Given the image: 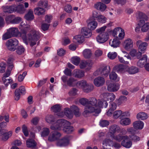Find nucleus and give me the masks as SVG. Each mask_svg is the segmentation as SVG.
Masks as SVG:
<instances>
[{"instance_id":"obj_43","label":"nucleus","mask_w":149,"mask_h":149,"mask_svg":"<svg viewBox=\"0 0 149 149\" xmlns=\"http://www.w3.org/2000/svg\"><path fill=\"white\" fill-rule=\"evenodd\" d=\"M74 72V76L75 77L80 78L84 77V72L80 70H75Z\"/></svg>"},{"instance_id":"obj_52","label":"nucleus","mask_w":149,"mask_h":149,"mask_svg":"<svg viewBox=\"0 0 149 149\" xmlns=\"http://www.w3.org/2000/svg\"><path fill=\"white\" fill-rule=\"evenodd\" d=\"M97 20L99 22L104 23L106 22L107 19L104 16L99 15L97 17Z\"/></svg>"},{"instance_id":"obj_2","label":"nucleus","mask_w":149,"mask_h":149,"mask_svg":"<svg viewBox=\"0 0 149 149\" xmlns=\"http://www.w3.org/2000/svg\"><path fill=\"white\" fill-rule=\"evenodd\" d=\"M107 105L108 103L105 101L102 102L95 97L91 98L89 100V102L86 107L85 108L83 115L85 116L86 115L93 112L99 113L101 111L100 108L103 107L106 108Z\"/></svg>"},{"instance_id":"obj_31","label":"nucleus","mask_w":149,"mask_h":149,"mask_svg":"<svg viewBox=\"0 0 149 149\" xmlns=\"http://www.w3.org/2000/svg\"><path fill=\"white\" fill-rule=\"evenodd\" d=\"M26 145L28 148H34L36 146L37 143L33 139L29 138L26 141Z\"/></svg>"},{"instance_id":"obj_42","label":"nucleus","mask_w":149,"mask_h":149,"mask_svg":"<svg viewBox=\"0 0 149 149\" xmlns=\"http://www.w3.org/2000/svg\"><path fill=\"white\" fill-rule=\"evenodd\" d=\"M34 12L35 14L40 15L44 14L45 13V10L43 8L38 7L35 9Z\"/></svg>"},{"instance_id":"obj_26","label":"nucleus","mask_w":149,"mask_h":149,"mask_svg":"<svg viewBox=\"0 0 149 149\" xmlns=\"http://www.w3.org/2000/svg\"><path fill=\"white\" fill-rule=\"evenodd\" d=\"M15 5L10 6H6L3 7V12L8 13H12L15 12Z\"/></svg>"},{"instance_id":"obj_24","label":"nucleus","mask_w":149,"mask_h":149,"mask_svg":"<svg viewBox=\"0 0 149 149\" xmlns=\"http://www.w3.org/2000/svg\"><path fill=\"white\" fill-rule=\"evenodd\" d=\"M94 7L96 9L101 12L104 11L107 8V6L104 4L100 2L95 3Z\"/></svg>"},{"instance_id":"obj_27","label":"nucleus","mask_w":149,"mask_h":149,"mask_svg":"<svg viewBox=\"0 0 149 149\" xmlns=\"http://www.w3.org/2000/svg\"><path fill=\"white\" fill-rule=\"evenodd\" d=\"M117 38L110 40L109 44L111 47L114 48L119 47L120 42Z\"/></svg>"},{"instance_id":"obj_37","label":"nucleus","mask_w":149,"mask_h":149,"mask_svg":"<svg viewBox=\"0 0 149 149\" xmlns=\"http://www.w3.org/2000/svg\"><path fill=\"white\" fill-rule=\"evenodd\" d=\"M130 55L132 57H136L138 58H140L142 55L141 53L139 51L137 52L136 49H133L130 53Z\"/></svg>"},{"instance_id":"obj_45","label":"nucleus","mask_w":149,"mask_h":149,"mask_svg":"<svg viewBox=\"0 0 149 149\" xmlns=\"http://www.w3.org/2000/svg\"><path fill=\"white\" fill-rule=\"evenodd\" d=\"M109 76L110 79L111 80L117 82L119 81V78L118 77L117 74L113 71L110 73Z\"/></svg>"},{"instance_id":"obj_13","label":"nucleus","mask_w":149,"mask_h":149,"mask_svg":"<svg viewBox=\"0 0 149 149\" xmlns=\"http://www.w3.org/2000/svg\"><path fill=\"white\" fill-rule=\"evenodd\" d=\"M61 135L59 132L57 131L52 132L49 135L48 140L50 141H56L61 137Z\"/></svg>"},{"instance_id":"obj_50","label":"nucleus","mask_w":149,"mask_h":149,"mask_svg":"<svg viewBox=\"0 0 149 149\" xmlns=\"http://www.w3.org/2000/svg\"><path fill=\"white\" fill-rule=\"evenodd\" d=\"M122 111L121 110L116 111L113 112L112 115L113 118L115 119H117L120 117L121 118Z\"/></svg>"},{"instance_id":"obj_29","label":"nucleus","mask_w":149,"mask_h":149,"mask_svg":"<svg viewBox=\"0 0 149 149\" xmlns=\"http://www.w3.org/2000/svg\"><path fill=\"white\" fill-rule=\"evenodd\" d=\"M144 123L141 121H136L133 124V126L135 129L141 130L143 127Z\"/></svg>"},{"instance_id":"obj_46","label":"nucleus","mask_w":149,"mask_h":149,"mask_svg":"<svg viewBox=\"0 0 149 149\" xmlns=\"http://www.w3.org/2000/svg\"><path fill=\"white\" fill-rule=\"evenodd\" d=\"M71 111L74 113L75 116H79V108L75 105H72L70 107Z\"/></svg>"},{"instance_id":"obj_40","label":"nucleus","mask_w":149,"mask_h":149,"mask_svg":"<svg viewBox=\"0 0 149 149\" xmlns=\"http://www.w3.org/2000/svg\"><path fill=\"white\" fill-rule=\"evenodd\" d=\"M120 121V124L122 125H128L131 123V120L129 118H121Z\"/></svg>"},{"instance_id":"obj_25","label":"nucleus","mask_w":149,"mask_h":149,"mask_svg":"<svg viewBox=\"0 0 149 149\" xmlns=\"http://www.w3.org/2000/svg\"><path fill=\"white\" fill-rule=\"evenodd\" d=\"M15 12H16L20 14H23L26 11L23 6L21 4H19L17 6L15 5Z\"/></svg>"},{"instance_id":"obj_35","label":"nucleus","mask_w":149,"mask_h":149,"mask_svg":"<svg viewBox=\"0 0 149 149\" xmlns=\"http://www.w3.org/2000/svg\"><path fill=\"white\" fill-rule=\"evenodd\" d=\"M24 18L26 20L29 21L33 19L34 16L33 11L31 9L29 10L27 13L25 15Z\"/></svg>"},{"instance_id":"obj_6","label":"nucleus","mask_w":149,"mask_h":149,"mask_svg":"<svg viewBox=\"0 0 149 149\" xmlns=\"http://www.w3.org/2000/svg\"><path fill=\"white\" fill-rule=\"evenodd\" d=\"M70 122L63 119H59L54 125L51 126V128L52 130H60L61 127L65 128L67 125H68Z\"/></svg>"},{"instance_id":"obj_36","label":"nucleus","mask_w":149,"mask_h":149,"mask_svg":"<svg viewBox=\"0 0 149 149\" xmlns=\"http://www.w3.org/2000/svg\"><path fill=\"white\" fill-rule=\"evenodd\" d=\"M83 56L85 58H89L92 55V53L91 50L88 49H84L82 52Z\"/></svg>"},{"instance_id":"obj_1","label":"nucleus","mask_w":149,"mask_h":149,"mask_svg":"<svg viewBox=\"0 0 149 149\" xmlns=\"http://www.w3.org/2000/svg\"><path fill=\"white\" fill-rule=\"evenodd\" d=\"M30 27V25L25 24L23 22H21L19 26V29L22 33L21 37L23 42L26 45L29 42L30 45L33 46L36 44V42L40 38V34L39 31L33 29L31 31L27 36L26 34Z\"/></svg>"},{"instance_id":"obj_38","label":"nucleus","mask_w":149,"mask_h":149,"mask_svg":"<svg viewBox=\"0 0 149 149\" xmlns=\"http://www.w3.org/2000/svg\"><path fill=\"white\" fill-rule=\"evenodd\" d=\"M64 112L65 115L68 118L72 119L73 115L71 109L68 108H66L64 109Z\"/></svg>"},{"instance_id":"obj_19","label":"nucleus","mask_w":149,"mask_h":149,"mask_svg":"<svg viewBox=\"0 0 149 149\" xmlns=\"http://www.w3.org/2000/svg\"><path fill=\"white\" fill-rule=\"evenodd\" d=\"M94 85L97 87L102 86L105 82V79L101 77H98L94 79L93 81Z\"/></svg>"},{"instance_id":"obj_34","label":"nucleus","mask_w":149,"mask_h":149,"mask_svg":"<svg viewBox=\"0 0 149 149\" xmlns=\"http://www.w3.org/2000/svg\"><path fill=\"white\" fill-rule=\"evenodd\" d=\"M117 105L116 104L113 102H111V104L110 108L107 112V114L109 116H112L113 111L116 109Z\"/></svg>"},{"instance_id":"obj_12","label":"nucleus","mask_w":149,"mask_h":149,"mask_svg":"<svg viewBox=\"0 0 149 149\" xmlns=\"http://www.w3.org/2000/svg\"><path fill=\"white\" fill-rule=\"evenodd\" d=\"M109 36L107 32L99 34L96 37L97 41L100 43H104L108 39Z\"/></svg>"},{"instance_id":"obj_60","label":"nucleus","mask_w":149,"mask_h":149,"mask_svg":"<svg viewBox=\"0 0 149 149\" xmlns=\"http://www.w3.org/2000/svg\"><path fill=\"white\" fill-rule=\"evenodd\" d=\"M22 21V18L19 17H15L13 18V21L12 22V24H16L19 23Z\"/></svg>"},{"instance_id":"obj_15","label":"nucleus","mask_w":149,"mask_h":149,"mask_svg":"<svg viewBox=\"0 0 149 149\" xmlns=\"http://www.w3.org/2000/svg\"><path fill=\"white\" fill-rule=\"evenodd\" d=\"M69 143V138L67 137H65L58 140L56 143V145L58 146L62 147L67 146Z\"/></svg>"},{"instance_id":"obj_14","label":"nucleus","mask_w":149,"mask_h":149,"mask_svg":"<svg viewBox=\"0 0 149 149\" xmlns=\"http://www.w3.org/2000/svg\"><path fill=\"white\" fill-rule=\"evenodd\" d=\"M120 127L118 125L113 124L110 126L109 128L108 134L109 136L116 133H119Z\"/></svg>"},{"instance_id":"obj_55","label":"nucleus","mask_w":149,"mask_h":149,"mask_svg":"<svg viewBox=\"0 0 149 149\" xmlns=\"http://www.w3.org/2000/svg\"><path fill=\"white\" fill-rule=\"evenodd\" d=\"M14 17V15H10L7 16L5 19L6 22L8 24H12Z\"/></svg>"},{"instance_id":"obj_9","label":"nucleus","mask_w":149,"mask_h":149,"mask_svg":"<svg viewBox=\"0 0 149 149\" xmlns=\"http://www.w3.org/2000/svg\"><path fill=\"white\" fill-rule=\"evenodd\" d=\"M124 48L127 51H130L133 47L134 42L131 38H128L125 39L123 43Z\"/></svg>"},{"instance_id":"obj_56","label":"nucleus","mask_w":149,"mask_h":149,"mask_svg":"<svg viewBox=\"0 0 149 149\" xmlns=\"http://www.w3.org/2000/svg\"><path fill=\"white\" fill-rule=\"evenodd\" d=\"M120 32L119 33L118 37L119 40H122L123 39L125 36V33L124 30L121 28Z\"/></svg>"},{"instance_id":"obj_54","label":"nucleus","mask_w":149,"mask_h":149,"mask_svg":"<svg viewBox=\"0 0 149 149\" xmlns=\"http://www.w3.org/2000/svg\"><path fill=\"white\" fill-rule=\"evenodd\" d=\"M15 49L16 52L18 54H21L24 52V49L22 45L18 46Z\"/></svg>"},{"instance_id":"obj_32","label":"nucleus","mask_w":149,"mask_h":149,"mask_svg":"<svg viewBox=\"0 0 149 149\" xmlns=\"http://www.w3.org/2000/svg\"><path fill=\"white\" fill-rule=\"evenodd\" d=\"M101 74L102 75L107 77L110 71V68L109 66H105L101 70Z\"/></svg>"},{"instance_id":"obj_53","label":"nucleus","mask_w":149,"mask_h":149,"mask_svg":"<svg viewBox=\"0 0 149 149\" xmlns=\"http://www.w3.org/2000/svg\"><path fill=\"white\" fill-rule=\"evenodd\" d=\"M50 133L49 129L47 127L44 128L41 133V136L42 137H45L47 136Z\"/></svg>"},{"instance_id":"obj_63","label":"nucleus","mask_w":149,"mask_h":149,"mask_svg":"<svg viewBox=\"0 0 149 149\" xmlns=\"http://www.w3.org/2000/svg\"><path fill=\"white\" fill-rule=\"evenodd\" d=\"M121 27H118L115 28L112 31V34L113 36H116L117 35L118 33L120 32Z\"/></svg>"},{"instance_id":"obj_62","label":"nucleus","mask_w":149,"mask_h":149,"mask_svg":"<svg viewBox=\"0 0 149 149\" xmlns=\"http://www.w3.org/2000/svg\"><path fill=\"white\" fill-rule=\"evenodd\" d=\"M66 53V51L62 48H61L57 50L58 55L59 56H62L64 55Z\"/></svg>"},{"instance_id":"obj_20","label":"nucleus","mask_w":149,"mask_h":149,"mask_svg":"<svg viewBox=\"0 0 149 149\" xmlns=\"http://www.w3.org/2000/svg\"><path fill=\"white\" fill-rule=\"evenodd\" d=\"M102 144L104 149H110L109 147L113 146V142L110 139H106L103 141Z\"/></svg>"},{"instance_id":"obj_4","label":"nucleus","mask_w":149,"mask_h":149,"mask_svg":"<svg viewBox=\"0 0 149 149\" xmlns=\"http://www.w3.org/2000/svg\"><path fill=\"white\" fill-rule=\"evenodd\" d=\"M77 86L82 89L85 93H89L93 89V86L91 84H88L84 80H82L78 81Z\"/></svg>"},{"instance_id":"obj_28","label":"nucleus","mask_w":149,"mask_h":149,"mask_svg":"<svg viewBox=\"0 0 149 149\" xmlns=\"http://www.w3.org/2000/svg\"><path fill=\"white\" fill-rule=\"evenodd\" d=\"M8 32L12 37L17 36L19 32L18 29L16 27H11L8 29Z\"/></svg>"},{"instance_id":"obj_22","label":"nucleus","mask_w":149,"mask_h":149,"mask_svg":"<svg viewBox=\"0 0 149 149\" xmlns=\"http://www.w3.org/2000/svg\"><path fill=\"white\" fill-rule=\"evenodd\" d=\"M147 56L146 55H143L142 58L137 63V65H149V59L147 60Z\"/></svg>"},{"instance_id":"obj_17","label":"nucleus","mask_w":149,"mask_h":149,"mask_svg":"<svg viewBox=\"0 0 149 149\" xmlns=\"http://www.w3.org/2000/svg\"><path fill=\"white\" fill-rule=\"evenodd\" d=\"M25 92V89L24 87L20 86L18 89H17L15 91V100H18L20 97V93L24 94Z\"/></svg>"},{"instance_id":"obj_23","label":"nucleus","mask_w":149,"mask_h":149,"mask_svg":"<svg viewBox=\"0 0 149 149\" xmlns=\"http://www.w3.org/2000/svg\"><path fill=\"white\" fill-rule=\"evenodd\" d=\"M91 30H90L88 28L84 27L81 29V33L86 38L91 37L92 35Z\"/></svg>"},{"instance_id":"obj_59","label":"nucleus","mask_w":149,"mask_h":149,"mask_svg":"<svg viewBox=\"0 0 149 149\" xmlns=\"http://www.w3.org/2000/svg\"><path fill=\"white\" fill-rule=\"evenodd\" d=\"M79 102L82 105L85 106L86 108L89 102V100L86 98H82L79 100Z\"/></svg>"},{"instance_id":"obj_58","label":"nucleus","mask_w":149,"mask_h":149,"mask_svg":"<svg viewBox=\"0 0 149 149\" xmlns=\"http://www.w3.org/2000/svg\"><path fill=\"white\" fill-rule=\"evenodd\" d=\"M13 68V66H8L6 72L3 74L6 77H9L11 73V72Z\"/></svg>"},{"instance_id":"obj_49","label":"nucleus","mask_w":149,"mask_h":149,"mask_svg":"<svg viewBox=\"0 0 149 149\" xmlns=\"http://www.w3.org/2000/svg\"><path fill=\"white\" fill-rule=\"evenodd\" d=\"M46 121L49 123H51L54 122L55 121V119L54 116L51 115H47L45 118Z\"/></svg>"},{"instance_id":"obj_30","label":"nucleus","mask_w":149,"mask_h":149,"mask_svg":"<svg viewBox=\"0 0 149 149\" xmlns=\"http://www.w3.org/2000/svg\"><path fill=\"white\" fill-rule=\"evenodd\" d=\"M110 137L113 139H114L118 142H120L123 140L124 138H127V137L125 136H122L120 134L116 135L115 134L111 135Z\"/></svg>"},{"instance_id":"obj_41","label":"nucleus","mask_w":149,"mask_h":149,"mask_svg":"<svg viewBox=\"0 0 149 149\" xmlns=\"http://www.w3.org/2000/svg\"><path fill=\"white\" fill-rule=\"evenodd\" d=\"M6 122H3L0 123V136H1L3 134L6 132V130L3 129L7 125Z\"/></svg>"},{"instance_id":"obj_33","label":"nucleus","mask_w":149,"mask_h":149,"mask_svg":"<svg viewBox=\"0 0 149 149\" xmlns=\"http://www.w3.org/2000/svg\"><path fill=\"white\" fill-rule=\"evenodd\" d=\"M77 80L76 79L71 77L69 78L67 81V84L69 86H74L76 85Z\"/></svg>"},{"instance_id":"obj_18","label":"nucleus","mask_w":149,"mask_h":149,"mask_svg":"<svg viewBox=\"0 0 149 149\" xmlns=\"http://www.w3.org/2000/svg\"><path fill=\"white\" fill-rule=\"evenodd\" d=\"M139 25L141 26V31L143 32H145L149 29V22H146L143 20H141L139 23Z\"/></svg>"},{"instance_id":"obj_5","label":"nucleus","mask_w":149,"mask_h":149,"mask_svg":"<svg viewBox=\"0 0 149 149\" xmlns=\"http://www.w3.org/2000/svg\"><path fill=\"white\" fill-rule=\"evenodd\" d=\"M71 62L75 65H77L80 63V65H89L94 64V62L91 60L86 61L82 60L80 61V58L77 56L72 57L70 59Z\"/></svg>"},{"instance_id":"obj_47","label":"nucleus","mask_w":149,"mask_h":149,"mask_svg":"<svg viewBox=\"0 0 149 149\" xmlns=\"http://www.w3.org/2000/svg\"><path fill=\"white\" fill-rule=\"evenodd\" d=\"M51 110L55 112H58L61 111V107L58 104H56L52 107L51 108Z\"/></svg>"},{"instance_id":"obj_21","label":"nucleus","mask_w":149,"mask_h":149,"mask_svg":"<svg viewBox=\"0 0 149 149\" xmlns=\"http://www.w3.org/2000/svg\"><path fill=\"white\" fill-rule=\"evenodd\" d=\"M127 138H124L123 141L121 142V145L124 147L129 148L131 147L132 144V141L129 139L128 136L127 135Z\"/></svg>"},{"instance_id":"obj_61","label":"nucleus","mask_w":149,"mask_h":149,"mask_svg":"<svg viewBox=\"0 0 149 149\" xmlns=\"http://www.w3.org/2000/svg\"><path fill=\"white\" fill-rule=\"evenodd\" d=\"M27 74V72L25 71L22 74H19L18 77V81L19 82H21L22 81L25 76Z\"/></svg>"},{"instance_id":"obj_57","label":"nucleus","mask_w":149,"mask_h":149,"mask_svg":"<svg viewBox=\"0 0 149 149\" xmlns=\"http://www.w3.org/2000/svg\"><path fill=\"white\" fill-rule=\"evenodd\" d=\"M107 56L109 58L111 59H113L116 57L117 56V54L115 52H110L108 53Z\"/></svg>"},{"instance_id":"obj_11","label":"nucleus","mask_w":149,"mask_h":149,"mask_svg":"<svg viewBox=\"0 0 149 149\" xmlns=\"http://www.w3.org/2000/svg\"><path fill=\"white\" fill-rule=\"evenodd\" d=\"M88 28L90 30H93L97 27V22L92 17H90L86 21Z\"/></svg>"},{"instance_id":"obj_39","label":"nucleus","mask_w":149,"mask_h":149,"mask_svg":"<svg viewBox=\"0 0 149 149\" xmlns=\"http://www.w3.org/2000/svg\"><path fill=\"white\" fill-rule=\"evenodd\" d=\"M137 118L138 119L143 120L146 119L148 118L147 114L145 112H140L137 115Z\"/></svg>"},{"instance_id":"obj_10","label":"nucleus","mask_w":149,"mask_h":149,"mask_svg":"<svg viewBox=\"0 0 149 149\" xmlns=\"http://www.w3.org/2000/svg\"><path fill=\"white\" fill-rule=\"evenodd\" d=\"M106 83L107 90L109 92H116L119 89L120 85L118 83H111L109 81H107Z\"/></svg>"},{"instance_id":"obj_64","label":"nucleus","mask_w":149,"mask_h":149,"mask_svg":"<svg viewBox=\"0 0 149 149\" xmlns=\"http://www.w3.org/2000/svg\"><path fill=\"white\" fill-rule=\"evenodd\" d=\"M77 89L75 88H72L69 92V95L70 96H74L77 94Z\"/></svg>"},{"instance_id":"obj_8","label":"nucleus","mask_w":149,"mask_h":149,"mask_svg":"<svg viewBox=\"0 0 149 149\" xmlns=\"http://www.w3.org/2000/svg\"><path fill=\"white\" fill-rule=\"evenodd\" d=\"M136 45L138 47L139 51L141 53V55L146 52L148 46L147 42L139 40L137 41Z\"/></svg>"},{"instance_id":"obj_3","label":"nucleus","mask_w":149,"mask_h":149,"mask_svg":"<svg viewBox=\"0 0 149 149\" xmlns=\"http://www.w3.org/2000/svg\"><path fill=\"white\" fill-rule=\"evenodd\" d=\"M113 70L119 72H127L130 74H135L139 71L138 68L134 66L129 68L128 66H115L113 68Z\"/></svg>"},{"instance_id":"obj_7","label":"nucleus","mask_w":149,"mask_h":149,"mask_svg":"<svg viewBox=\"0 0 149 149\" xmlns=\"http://www.w3.org/2000/svg\"><path fill=\"white\" fill-rule=\"evenodd\" d=\"M18 44V40L16 39H10L6 42V45L8 49L12 51H14Z\"/></svg>"},{"instance_id":"obj_44","label":"nucleus","mask_w":149,"mask_h":149,"mask_svg":"<svg viewBox=\"0 0 149 149\" xmlns=\"http://www.w3.org/2000/svg\"><path fill=\"white\" fill-rule=\"evenodd\" d=\"M70 124L68 125H67L63 129V131L68 134L71 133L74 130V129L73 127L70 125Z\"/></svg>"},{"instance_id":"obj_16","label":"nucleus","mask_w":149,"mask_h":149,"mask_svg":"<svg viewBox=\"0 0 149 149\" xmlns=\"http://www.w3.org/2000/svg\"><path fill=\"white\" fill-rule=\"evenodd\" d=\"M85 41L84 37L81 34H78L75 36L73 37V41L76 43L80 44Z\"/></svg>"},{"instance_id":"obj_51","label":"nucleus","mask_w":149,"mask_h":149,"mask_svg":"<svg viewBox=\"0 0 149 149\" xmlns=\"http://www.w3.org/2000/svg\"><path fill=\"white\" fill-rule=\"evenodd\" d=\"M8 77L5 76V75H3V77L2 78V80L4 84L6 86H7L9 84H12L13 83V80L11 79H6V77Z\"/></svg>"},{"instance_id":"obj_48","label":"nucleus","mask_w":149,"mask_h":149,"mask_svg":"<svg viewBox=\"0 0 149 149\" xmlns=\"http://www.w3.org/2000/svg\"><path fill=\"white\" fill-rule=\"evenodd\" d=\"M12 131H10L8 133H7L6 132L1 135H3L2 139L3 141H6L10 137L12 136Z\"/></svg>"}]
</instances>
